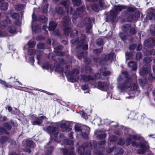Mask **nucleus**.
Listing matches in <instances>:
<instances>
[{
	"instance_id": "f257e3e1",
	"label": "nucleus",
	"mask_w": 155,
	"mask_h": 155,
	"mask_svg": "<svg viewBox=\"0 0 155 155\" xmlns=\"http://www.w3.org/2000/svg\"><path fill=\"white\" fill-rule=\"evenodd\" d=\"M122 73L126 78L125 81L123 84H120V82L123 80V78L121 76H119L117 79L118 82L117 87L120 89L123 90L127 89L130 86L132 80L130 78L127 71H122Z\"/></svg>"
},
{
	"instance_id": "f03ea898",
	"label": "nucleus",
	"mask_w": 155,
	"mask_h": 155,
	"mask_svg": "<svg viewBox=\"0 0 155 155\" xmlns=\"http://www.w3.org/2000/svg\"><path fill=\"white\" fill-rule=\"evenodd\" d=\"M70 1H68L63 2L61 3V5H64L67 9V12L68 14L70 12V14L73 15V17L74 18H77L79 17H80L81 13L84 10V8L83 7H81L78 8L75 12L74 11L71 7L70 6Z\"/></svg>"
},
{
	"instance_id": "7ed1b4c3",
	"label": "nucleus",
	"mask_w": 155,
	"mask_h": 155,
	"mask_svg": "<svg viewBox=\"0 0 155 155\" xmlns=\"http://www.w3.org/2000/svg\"><path fill=\"white\" fill-rule=\"evenodd\" d=\"M36 53L37 54V59L38 60V64H40L41 63V60L43 58V54L42 52L36 51L31 49L29 50L28 51V54L29 57H26V60L28 59V62L33 65L34 62V54Z\"/></svg>"
},
{
	"instance_id": "20e7f679",
	"label": "nucleus",
	"mask_w": 155,
	"mask_h": 155,
	"mask_svg": "<svg viewBox=\"0 0 155 155\" xmlns=\"http://www.w3.org/2000/svg\"><path fill=\"white\" fill-rule=\"evenodd\" d=\"M81 38L80 41L78 39H73L71 40V42L73 44H77L78 45V48H76V50L77 51H81L83 49L86 50L88 49V45L85 44V36L84 34L81 35Z\"/></svg>"
},
{
	"instance_id": "39448f33",
	"label": "nucleus",
	"mask_w": 155,
	"mask_h": 155,
	"mask_svg": "<svg viewBox=\"0 0 155 155\" xmlns=\"http://www.w3.org/2000/svg\"><path fill=\"white\" fill-rule=\"evenodd\" d=\"M65 73L67 75L69 74V77H68V80L72 82H77V81L79 79V77H77L75 78V77L79 73V71L76 68H74L72 71L70 73H69L68 71L65 72Z\"/></svg>"
},
{
	"instance_id": "423d86ee",
	"label": "nucleus",
	"mask_w": 155,
	"mask_h": 155,
	"mask_svg": "<svg viewBox=\"0 0 155 155\" xmlns=\"http://www.w3.org/2000/svg\"><path fill=\"white\" fill-rule=\"evenodd\" d=\"M75 131L76 132L79 133L81 136H88L90 135V128L86 127V130L82 131L81 127L80 124H76L74 126Z\"/></svg>"
},
{
	"instance_id": "0eeeda50",
	"label": "nucleus",
	"mask_w": 155,
	"mask_h": 155,
	"mask_svg": "<svg viewBox=\"0 0 155 155\" xmlns=\"http://www.w3.org/2000/svg\"><path fill=\"white\" fill-rule=\"evenodd\" d=\"M126 7L124 5H115L111 10L110 15L113 17H116L117 15L119 12L121 11L122 9L126 8Z\"/></svg>"
},
{
	"instance_id": "6e6552de",
	"label": "nucleus",
	"mask_w": 155,
	"mask_h": 155,
	"mask_svg": "<svg viewBox=\"0 0 155 155\" xmlns=\"http://www.w3.org/2000/svg\"><path fill=\"white\" fill-rule=\"evenodd\" d=\"M104 62L103 63V61L100 60V59L98 58H96L94 59V61H97V62H98L101 64H106V62L107 60H114L115 59V56L114 53H110V54L104 56Z\"/></svg>"
},
{
	"instance_id": "1a4fd4ad",
	"label": "nucleus",
	"mask_w": 155,
	"mask_h": 155,
	"mask_svg": "<svg viewBox=\"0 0 155 155\" xmlns=\"http://www.w3.org/2000/svg\"><path fill=\"white\" fill-rule=\"evenodd\" d=\"M100 74L97 73L93 77L90 75L86 76L84 75H81L79 77V79L81 81H84L87 82L90 80L95 79H97L100 78Z\"/></svg>"
},
{
	"instance_id": "9d476101",
	"label": "nucleus",
	"mask_w": 155,
	"mask_h": 155,
	"mask_svg": "<svg viewBox=\"0 0 155 155\" xmlns=\"http://www.w3.org/2000/svg\"><path fill=\"white\" fill-rule=\"evenodd\" d=\"M69 21V18L67 16L65 17L63 20L62 23L63 26H64V31L66 35L69 34L71 29V28L68 27Z\"/></svg>"
},
{
	"instance_id": "9b49d317",
	"label": "nucleus",
	"mask_w": 155,
	"mask_h": 155,
	"mask_svg": "<svg viewBox=\"0 0 155 155\" xmlns=\"http://www.w3.org/2000/svg\"><path fill=\"white\" fill-rule=\"evenodd\" d=\"M32 20L31 22L32 31L33 33H36L39 32L41 31L40 27L38 26H34V24L37 20V18L36 16L33 14L32 15Z\"/></svg>"
},
{
	"instance_id": "f8f14e48",
	"label": "nucleus",
	"mask_w": 155,
	"mask_h": 155,
	"mask_svg": "<svg viewBox=\"0 0 155 155\" xmlns=\"http://www.w3.org/2000/svg\"><path fill=\"white\" fill-rule=\"evenodd\" d=\"M47 120V118L44 116L40 117H35L32 121V124L35 125H40L43 123V120Z\"/></svg>"
},
{
	"instance_id": "ddd939ff",
	"label": "nucleus",
	"mask_w": 155,
	"mask_h": 155,
	"mask_svg": "<svg viewBox=\"0 0 155 155\" xmlns=\"http://www.w3.org/2000/svg\"><path fill=\"white\" fill-rule=\"evenodd\" d=\"M140 147L141 149L137 150V153L139 154H143L148 148V144L147 143L144 141H142L141 142Z\"/></svg>"
},
{
	"instance_id": "4468645a",
	"label": "nucleus",
	"mask_w": 155,
	"mask_h": 155,
	"mask_svg": "<svg viewBox=\"0 0 155 155\" xmlns=\"http://www.w3.org/2000/svg\"><path fill=\"white\" fill-rule=\"evenodd\" d=\"M57 26V24L53 21H51L49 24L48 29L49 31H53L52 33L55 35H59V31L58 30H54Z\"/></svg>"
},
{
	"instance_id": "2eb2a0df",
	"label": "nucleus",
	"mask_w": 155,
	"mask_h": 155,
	"mask_svg": "<svg viewBox=\"0 0 155 155\" xmlns=\"http://www.w3.org/2000/svg\"><path fill=\"white\" fill-rule=\"evenodd\" d=\"M44 129L48 133H52L54 135H57L59 132L58 129L56 127L53 126H49Z\"/></svg>"
},
{
	"instance_id": "dca6fc26",
	"label": "nucleus",
	"mask_w": 155,
	"mask_h": 155,
	"mask_svg": "<svg viewBox=\"0 0 155 155\" xmlns=\"http://www.w3.org/2000/svg\"><path fill=\"white\" fill-rule=\"evenodd\" d=\"M87 52L85 51H83L82 53H79L77 55V57L79 59H81V58H82L83 57H84V62L86 64H88L90 62V59L87 57Z\"/></svg>"
},
{
	"instance_id": "f3484780",
	"label": "nucleus",
	"mask_w": 155,
	"mask_h": 155,
	"mask_svg": "<svg viewBox=\"0 0 155 155\" xmlns=\"http://www.w3.org/2000/svg\"><path fill=\"white\" fill-rule=\"evenodd\" d=\"M83 24L86 25V28L87 32L91 33L92 26L91 24V21L89 18H87L85 19L83 21Z\"/></svg>"
},
{
	"instance_id": "a211bd4d",
	"label": "nucleus",
	"mask_w": 155,
	"mask_h": 155,
	"mask_svg": "<svg viewBox=\"0 0 155 155\" xmlns=\"http://www.w3.org/2000/svg\"><path fill=\"white\" fill-rule=\"evenodd\" d=\"M150 70V67L149 65H145L143 66V69L140 71V75L143 76L146 74L149 73Z\"/></svg>"
},
{
	"instance_id": "6ab92c4d",
	"label": "nucleus",
	"mask_w": 155,
	"mask_h": 155,
	"mask_svg": "<svg viewBox=\"0 0 155 155\" xmlns=\"http://www.w3.org/2000/svg\"><path fill=\"white\" fill-rule=\"evenodd\" d=\"M97 85L99 88L103 91H106L108 88V85L106 82H99Z\"/></svg>"
},
{
	"instance_id": "aec40b11",
	"label": "nucleus",
	"mask_w": 155,
	"mask_h": 155,
	"mask_svg": "<svg viewBox=\"0 0 155 155\" xmlns=\"http://www.w3.org/2000/svg\"><path fill=\"white\" fill-rule=\"evenodd\" d=\"M84 148L83 147H80L78 149V152L81 155H90L91 152L90 150H87L84 153Z\"/></svg>"
},
{
	"instance_id": "412c9836",
	"label": "nucleus",
	"mask_w": 155,
	"mask_h": 155,
	"mask_svg": "<svg viewBox=\"0 0 155 155\" xmlns=\"http://www.w3.org/2000/svg\"><path fill=\"white\" fill-rule=\"evenodd\" d=\"M154 42V40L152 38H150L145 41L144 44L146 46H151L155 45Z\"/></svg>"
},
{
	"instance_id": "4be33fe9",
	"label": "nucleus",
	"mask_w": 155,
	"mask_h": 155,
	"mask_svg": "<svg viewBox=\"0 0 155 155\" xmlns=\"http://www.w3.org/2000/svg\"><path fill=\"white\" fill-rule=\"evenodd\" d=\"M12 21L8 18H6L5 21H1L0 22V26L1 27H5L8 24H11Z\"/></svg>"
},
{
	"instance_id": "5701e85b",
	"label": "nucleus",
	"mask_w": 155,
	"mask_h": 155,
	"mask_svg": "<svg viewBox=\"0 0 155 155\" xmlns=\"http://www.w3.org/2000/svg\"><path fill=\"white\" fill-rule=\"evenodd\" d=\"M51 142L49 141L48 143L46 145L45 147V148H48L46 153V155H51V153L53 151V147H49L48 145L51 144Z\"/></svg>"
},
{
	"instance_id": "b1692460",
	"label": "nucleus",
	"mask_w": 155,
	"mask_h": 155,
	"mask_svg": "<svg viewBox=\"0 0 155 155\" xmlns=\"http://www.w3.org/2000/svg\"><path fill=\"white\" fill-rule=\"evenodd\" d=\"M106 131L104 130H97L94 132L96 136H106Z\"/></svg>"
},
{
	"instance_id": "393cba45",
	"label": "nucleus",
	"mask_w": 155,
	"mask_h": 155,
	"mask_svg": "<svg viewBox=\"0 0 155 155\" xmlns=\"http://www.w3.org/2000/svg\"><path fill=\"white\" fill-rule=\"evenodd\" d=\"M124 132L127 134L128 136H136L135 132L134 130L128 128H125L124 130Z\"/></svg>"
},
{
	"instance_id": "a878e982",
	"label": "nucleus",
	"mask_w": 155,
	"mask_h": 155,
	"mask_svg": "<svg viewBox=\"0 0 155 155\" xmlns=\"http://www.w3.org/2000/svg\"><path fill=\"white\" fill-rule=\"evenodd\" d=\"M38 20L40 22L45 23L47 22L48 18L44 15H40L38 17Z\"/></svg>"
},
{
	"instance_id": "bb28decb",
	"label": "nucleus",
	"mask_w": 155,
	"mask_h": 155,
	"mask_svg": "<svg viewBox=\"0 0 155 155\" xmlns=\"http://www.w3.org/2000/svg\"><path fill=\"white\" fill-rule=\"evenodd\" d=\"M110 72L108 71H106L105 68H102L100 70V73L102 74L104 76H106L110 74Z\"/></svg>"
},
{
	"instance_id": "cd10ccee",
	"label": "nucleus",
	"mask_w": 155,
	"mask_h": 155,
	"mask_svg": "<svg viewBox=\"0 0 155 155\" xmlns=\"http://www.w3.org/2000/svg\"><path fill=\"white\" fill-rule=\"evenodd\" d=\"M55 11L58 14L61 15H62L64 12L63 8L60 6H58L55 8Z\"/></svg>"
},
{
	"instance_id": "c85d7f7f",
	"label": "nucleus",
	"mask_w": 155,
	"mask_h": 155,
	"mask_svg": "<svg viewBox=\"0 0 155 155\" xmlns=\"http://www.w3.org/2000/svg\"><path fill=\"white\" fill-rule=\"evenodd\" d=\"M128 66L131 68H132L133 70L136 71L137 68V65L136 63L134 61H131L129 62L128 64Z\"/></svg>"
},
{
	"instance_id": "c756f323",
	"label": "nucleus",
	"mask_w": 155,
	"mask_h": 155,
	"mask_svg": "<svg viewBox=\"0 0 155 155\" xmlns=\"http://www.w3.org/2000/svg\"><path fill=\"white\" fill-rule=\"evenodd\" d=\"M58 125L62 129V130L64 132L66 131L68 132L65 122L60 123Z\"/></svg>"
},
{
	"instance_id": "7c9ffc66",
	"label": "nucleus",
	"mask_w": 155,
	"mask_h": 155,
	"mask_svg": "<svg viewBox=\"0 0 155 155\" xmlns=\"http://www.w3.org/2000/svg\"><path fill=\"white\" fill-rule=\"evenodd\" d=\"M26 145L27 147L33 148L35 146V144L31 140H28L26 141Z\"/></svg>"
},
{
	"instance_id": "2f4dec72",
	"label": "nucleus",
	"mask_w": 155,
	"mask_h": 155,
	"mask_svg": "<svg viewBox=\"0 0 155 155\" xmlns=\"http://www.w3.org/2000/svg\"><path fill=\"white\" fill-rule=\"evenodd\" d=\"M74 6L78 7L81 4V0H71Z\"/></svg>"
},
{
	"instance_id": "473e14b6",
	"label": "nucleus",
	"mask_w": 155,
	"mask_h": 155,
	"mask_svg": "<svg viewBox=\"0 0 155 155\" xmlns=\"http://www.w3.org/2000/svg\"><path fill=\"white\" fill-rule=\"evenodd\" d=\"M3 127L7 130H10L12 128V126L10 124L8 123H4L3 124Z\"/></svg>"
},
{
	"instance_id": "72a5a7b5",
	"label": "nucleus",
	"mask_w": 155,
	"mask_h": 155,
	"mask_svg": "<svg viewBox=\"0 0 155 155\" xmlns=\"http://www.w3.org/2000/svg\"><path fill=\"white\" fill-rule=\"evenodd\" d=\"M8 5L6 3H2L0 6V8L2 10H5L8 8Z\"/></svg>"
},
{
	"instance_id": "f704fd0d",
	"label": "nucleus",
	"mask_w": 155,
	"mask_h": 155,
	"mask_svg": "<svg viewBox=\"0 0 155 155\" xmlns=\"http://www.w3.org/2000/svg\"><path fill=\"white\" fill-rule=\"evenodd\" d=\"M64 155H75L72 151L69 152L68 150L65 149L63 150Z\"/></svg>"
},
{
	"instance_id": "c9c22d12",
	"label": "nucleus",
	"mask_w": 155,
	"mask_h": 155,
	"mask_svg": "<svg viewBox=\"0 0 155 155\" xmlns=\"http://www.w3.org/2000/svg\"><path fill=\"white\" fill-rule=\"evenodd\" d=\"M25 6L24 5L20 4L16 5L15 9L16 10H21L25 8Z\"/></svg>"
},
{
	"instance_id": "e433bc0d",
	"label": "nucleus",
	"mask_w": 155,
	"mask_h": 155,
	"mask_svg": "<svg viewBox=\"0 0 155 155\" xmlns=\"http://www.w3.org/2000/svg\"><path fill=\"white\" fill-rule=\"evenodd\" d=\"M0 83L4 85L7 87L12 88V86L11 85L7 83L5 81H3L1 80H0Z\"/></svg>"
},
{
	"instance_id": "4c0bfd02",
	"label": "nucleus",
	"mask_w": 155,
	"mask_h": 155,
	"mask_svg": "<svg viewBox=\"0 0 155 155\" xmlns=\"http://www.w3.org/2000/svg\"><path fill=\"white\" fill-rule=\"evenodd\" d=\"M3 133H5L7 135H8L9 134V132L5 129L4 128L2 127H0V135L2 134Z\"/></svg>"
},
{
	"instance_id": "58836bf2",
	"label": "nucleus",
	"mask_w": 155,
	"mask_h": 155,
	"mask_svg": "<svg viewBox=\"0 0 155 155\" xmlns=\"http://www.w3.org/2000/svg\"><path fill=\"white\" fill-rule=\"evenodd\" d=\"M65 125L68 130V131H71L72 129L69 127L71 126V124H72V122L70 121H66L65 122Z\"/></svg>"
},
{
	"instance_id": "ea45409f",
	"label": "nucleus",
	"mask_w": 155,
	"mask_h": 155,
	"mask_svg": "<svg viewBox=\"0 0 155 155\" xmlns=\"http://www.w3.org/2000/svg\"><path fill=\"white\" fill-rule=\"evenodd\" d=\"M131 25L129 24H127L123 26L122 30L124 31H127L130 28Z\"/></svg>"
},
{
	"instance_id": "a19ab883",
	"label": "nucleus",
	"mask_w": 155,
	"mask_h": 155,
	"mask_svg": "<svg viewBox=\"0 0 155 155\" xmlns=\"http://www.w3.org/2000/svg\"><path fill=\"white\" fill-rule=\"evenodd\" d=\"M92 9L96 12H98L99 10L98 6L95 4H93L91 5Z\"/></svg>"
},
{
	"instance_id": "79ce46f5",
	"label": "nucleus",
	"mask_w": 155,
	"mask_h": 155,
	"mask_svg": "<svg viewBox=\"0 0 155 155\" xmlns=\"http://www.w3.org/2000/svg\"><path fill=\"white\" fill-rule=\"evenodd\" d=\"M139 81L140 84L142 86H144L147 83V80L145 79H140Z\"/></svg>"
},
{
	"instance_id": "37998d69",
	"label": "nucleus",
	"mask_w": 155,
	"mask_h": 155,
	"mask_svg": "<svg viewBox=\"0 0 155 155\" xmlns=\"http://www.w3.org/2000/svg\"><path fill=\"white\" fill-rule=\"evenodd\" d=\"M63 49V47L62 45H59L54 48V49L56 53H58L61 51Z\"/></svg>"
},
{
	"instance_id": "c03bdc74",
	"label": "nucleus",
	"mask_w": 155,
	"mask_h": 155,
	"mask_svg": "<svg viewBox=\"0 0 155 155\" xmlns=\"http://www.w3.org/2000/svg\"><path fill=\"white\" fill-rule=\"evenodd\" d=\"M134 92L132 91V92L130 93H127V94L129 95V96L126 97V99H130L133 98L134 97Z\"/></svg>"
},
{
	"instance_id": "a18cd8bd",
	"label": "nucleus",
	"mask_w": 155,
	"mask_h": 155,
	"mask_svg": "<svg viewBox=\"0 0 155 155\" xmlns=\"http://www.w3.org/2000/svg\"><path fill=\"white\" fill-rule=\"evenodd\" d=\"M78 32V31L76 30H74L72 31L70 34L71 37L72 38H74L77 35Z\"/></svg>"
},
{
	"instance_id": "49530a36",
	"label": "nucleus",
	"mask_w": 155,
	"mask_h": 155,
	"mask_svg": "<svg viewBox=\"0 0 155 155\" xmlns=\"http://www.w3.org/2000/svg\"><path fill=\"white\" fill-rule=\"evenodd\" d=\"M12 18L15 20H18L20 18V15L17 13H14L12 15Z\"/></svg>"
},
{
	"instance_id": "de8ad7c7",
	"label": "nucleus",
	"mask_w": 155,
	"mask_h": 155,
	"mask_svg": "<svg viewBox=\"0 0 155 155\" xmlns=\"http://www.w3.org/2000/svg\"><path fill=\"white\" fill-rule=\"evenodd\" d=\"M126 60H128L131 58L133 57V55L131 53L126 52L125 53Z\"/></svg>"
},
{
	"instance_id": "09e8293b",
	"label": "nucleus",
	"mask_w": 155,
	"mask_h": 155,
	"mask_svg": "<svg viewBox=\"0 0 155 155\" xmlns=\"http://www.w3.org/2000/svg\"><path fill=\"white\" fill-rule=\"evenodd\" d=\"M99 3L100 6L101 8H106V6L103 0H100L99 1Z\"/></svg>"
},
{
	"instance_id": "8fccbe9b",
	"label": "nucleus",
	"mask_w": 155,
	"mask_h": 155,
	"mask_svg": "<svg viewBox=\"0 0 155 155\" xmlns=\"http://www.w3.org/2000/svg\"><path fill=\"white\" fill-rule=\"evenodd\" d=\"M45 44L42 43H39L37 45V47L38 48L42 49L45 48Z\"/></svg>"
},
{
	"instance_id": "3c124183",
	"label": "nucleus",
	"mask_w": 155,
	"mask_h": 155,
	"mask_svg": "<svg viewBox=\"0 0 155 155\" xmlns=\"http://www.w3.org/2000/svg\"><path fill=\"white\" fill-rule=\"evenodd\" d=\"M119 36L121 39L123 40H124L127 39V37L124 34L120 32L119 34Z\"/></svg>"
},
{
	"instance_id": "603ef678",
	"label": "nucleus",
	"mask_w": 155,
	"mask_h": 155,
	"mask_svg": "<svg viewBox=\"0 0 155 155\" xmlns=\"http://www.w3.org/2000/svg\"><path fill=\"white\" fill-rule=\"evenodd\" d=\"M63 142L64 144L67 145H71L73 143V142L72 141L68 139L64 140H63Z\"/></svg>"
},
{
	"instance_id": "864d4df0",
	"label": "nucleus",
	"mask_w": 155,
	"mask_h": 155,
	"mask_svg": "<svg viewBox=\"0 0 155 155\" xmlns=\"http://www.w3.org/2000/svg\"><path fill=\"white\" fill-rule=\"evenodd\" d=\"M28 44L29 48H32L35 45L36 43L35 41H29Z\"/></svg>"
},
{
	"instance_id": "5fc2aeb1",
	"label": "nucleus",
	"mask_w": 155,
	"mask_h": 155,
	"mask_svg": "<svg viewBox=\"0 0 155 155\" xmlns=\"http://www.w3.org/2000/svg\"><path fill=\"white\" fill-rule=\"evenodd\" d=\"M44 4V6L43 8V12L44 13H46L48 11V4Z\"/></svg>"
},
{
	"instance_id": "6e6d98bb",
	"label": "nucleus",
	"mask_w": 155,
	"mask_h": 155,
	"mask_svg": "<svg viewBox=\"0 0 155 155\" xmlns=\"http://www.w3.org/2000/svg\"><path fill=\"white\" fill-rule=\"evenodd\" d=\"M103 41L101 38H99L97 39V44L98 45H101L103 44Z\"/></svg>"
},
{
	"instance_id": "4d7b16f0",
	"label": "nucleus",
	"mask_w": 155,
	"mask_h": 155,
	"mask_svg": "<svg viewBox=\"0 0 155 155\" xmlns=\"http://www.w3.org/2000/svg\"><path fill=\"white\" fill-rule=\"evenodd\" d=\"M116 136H109L108 140L110 142L116 141L117 140Z\"/></svg>"
},
{
	"instance_id": "13d9d810",
	"label": "nucleus",
	"mask_w": 155,
	"mask_h": 155,
	"mask_svg": "<svg viewBox=\"0 0 155 155\" xmlns=\"http://www.w3.org/2000/svg\"><path fill=\"white\" fill-rule=\"evenodd\" d=\"M151 58L147 57L144 58L143 61L144 62L147 64L151 62Z\"/></svg>"
},
{
	"instance_id": "bf43d9fd",
	"label": "nucleus",
	"mask_w": 155,
	"mask_h": 155,
	"mask_svg": "<svg viewBox=\"0 0 155 155\" xmlns=\"http://www.w3.org/2000/svg\"><path fill=\"white\" fill-rule=\"evenodd\" d=\"M9 32L11 33H13L16 31L15 28L14 26H11L9 27Z\"/></svg>"
},
{
	"instance_id": "052dcab7",
	"label": "nucleus",
	"mask_w": 155,
	"mask_h": 155,
	"mask_svg": "<svg viewBox=\"0 0 155 155\" xmlns=\"http://www.w3.org/2000/svg\"><path fill=\"white\" fill-rule=\"evenodd\" d=\"M81 114L82 117L85 119H86L87 118V114L83 111L81 112Z\"/></svg>"
},
{
	"instance_id": "680f3d73",
	"label": "nucleus",
	"mask_w": 155,
	"mask_h": 155,
	"mask_svg": "<svg viewBox=\"0 0 155 155\" xmlns=\"http://www.w3.org/2000/svg\"><path fill=\"white\" fill-rule=\"evenodd\" d=\"M7 138L6 137H3L0 140V142L1 143H4L7 141Z\"/></svg>"
},
{
	"instance_id": "e2e57ef3",
	"label": "nucleus",
	"mask_w": 155,
	"mask_h": 155,
	"mask_svg": "<svg viewBox=\"0 0 155 155\" xmlns=\"http://www.w3.org/2000/svg\"><path fill=\"white\" fill-rule=\"evenodd\" d=\"M42 67L43 69H48L49 68V65L48 64L46 63L43 65Z\"/></svg>"
},
{
	"instance_id": "0e129e2a",
	"label": "nucleus",
	"mask_w": 155,
	"mask_h": 155,
	"mask_svg": "<svg viewBox=\"0 0 155 155\" xmlns=\"http://www.w3.org/2000/svg\"><path fill=\"white\" fill-rule=\"evenodd\" d=\"M130 33L131 35H134L136 33L135 29L134 28H132L130 30Z\"/></svg>"
},
{
	"instance_id": "69168bd1",
	"label": "nucleus",
	"mask_w": 155,
	"mask_h": 155,
	"mask_svg": "<svg viewBox=\"0 0 155 155\" xmlns=\"http://www.w3.org/2000/svg\"><path fill=\"white\" fill-rule=\"evenodd\" d=\"M91 69L89 66H87L85 68V71L87 73H90L91 72Z\"/></svg>"
},
{
	"instance_id": "338daca9",
	"label": "nucleus",
	"mask_w": 155,
	"mask_h": 155,
	"mask_svg": "<svg viewBox=\"0 0 155 155\" xmlns=\"http://www.w3.org/2000/svg\"><path fill=\"white\" fill-rule=\"evenodd\" d=\"M81 88L83 90L85 91L89 88V86L87 84L83 85L82 86Z\"/></svg>"
},
{
	"instance_id": "774afa93",
	"label": "nucleus",
	"mask_w": 155,
	"mask_h": 155,
	"mask_svg": "<svg viewBox=\"0 0 155 155\" xmlns=\"http://www.w3.org/2000/svg\"><path fill=\"white\" fill-rule=\"evenodd\" d=\"M149 79L151 81H153L155 79V77L153 76L152 74H150L149 76Z\"/></svg>"
}]
</instances>
